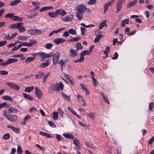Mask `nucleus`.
<instances>
[{
	"label": "nucleus",
	"mask_w": 154,
	"mask_h": 154,
	"mask_svg": "<svg viewBox=\"0 0 154 154\" xmlns=\"http://www.w3.org/2000/svg\"><path fill=\"white\" fill-rule=\"evenodd\" d=\"M86 9V7L83 5H79L77 6L76 8L77 12L76 16L79 20H81L83 18V12L85 11Z\"/></svg>",
	"instance_id": "nucleus-1"
},
{
	"label": "nucleus",
	"mask_w": 154,
	"mask_h": 154,
	"mask_svg": "<svg viewBox=\"0 0 154 154\" xmlns=\"http://www.w3.org/2000/svg\"><path fill=\"white\" fill-rule=\"evenodd\" d=\"M3 115L5 117L6 119L9 121L11 122H14L16 121L18 119V116L16 115H12L9 114L6 110L3 111Z\"/></svg>",
	"instance_id": "nucleus-2"
},
{
	"label": "nucleus",
	"mask_w": 154,
	"mask_h": 154,
	"mask_svg": "<svg viewBox=\"0 0 154 154\" xmlns=\"http://www.w3.org/2000/svg\"><path fill=\"white\" fill-rule=\"evenodd\" d=\"M27 32L28 34L31 35H36L40 34L42 33V32L37 29H35L28 30L27 31Z\"/></svg>",
	"instance_id": "nucleus-3"
},
{
	"label": "nucleus",
	"mask_w": 154,
	"mask_h": 154,
	"mask_svg": "<svg viewBox=\"0 0 154 154\" xmlns=\"http://www.w3.org/2000/svg\"><path fill=\"white\" fill-rule=\"evenodd\" d=\"M38 54L41 57V60L44 61L46 58H50L53 55V53L51 52L50 53L46 54L43 52L38 53Z\"/></svg>",
	"instance_id": "nucleus-4"
},
{
	"label": "nucleus",
	"mask_w": 154,
	"mask_h": 154,
	"mask_svg": "<svg viewBox=\"0 0 154 154\" xmlns=\"http://www.w3.org/2000/svg\"><path fill=\"white\" fill-rule=\"evenodd\" d=\"M18 60L17 59L10 58L5 62L0 63V65L3 66H6L11 63L16 62Z\"/></svg>",
	"instance_id": "nucleus-5"
},
{
	"label": "nucleus",
	"mask_w": 154,
	"mask_h": 154,
	"mask_svg": "<svg viewBox=\"0 0 154 154\" xmlns=\"http://www.w3.org/2000/svg\"><path fill=\"white\" fill-rule=\"evenodd\" d=\"M54 88L55 91H59L60 90H62L63 89L64 85L63 84L60 82L54 85Z\"/></svg>",
	"instance_id": "nucleus-6"
},
{
	"label": "nucleus",
	"mask_w": 154,
	"mask_h": 154,
	"mask_svg": "<svg viewBox=\"0 0 154 154\" xmlns=\"http://www.w3.org/2000/svg\"><path fill=\"white\" fill-rule=\"evenodd\" d=\"M52 60L53 64L54 65L57 64L60 57V54L58 52H56L52 56Z\"/></svg>",
	"instance_id": "nucleus-7"
},
{
	"label": "nucleus",
	"mask_w": 154,
	"mask_h": 154,
	"mask_svg": "<svg viewBox=\"0 0 154 154\" xmlns=\"http://www.w3.org/2000/svg\"><path fill=\"white\" fill-rule=\"evenodd\" d=\"M5 84L12 89L16 90H18L20 89V87L18 85L13 83L10 82H7Z\"/></svg>",
	"instance_id": "nucleus-8"
},
{
	"label": "nucleus",
	"mask_w": 154,
	"mask_h": 154,
	"mask_svg": "<svg viewBox=\"0 0 154 154\" xmlns=\"http://www.w3.org/2000/svg\"><path fill=\"white\" fill-rule=\"evenodd\" d=\"M114 2V0H112L105 4L103 7L104 13V14L107 12L108 9V7L111 6Z\"/></svg>",
	"instance_id": "nucleus-9"
},
{
	"label": "nucleus",
	"mask_w": 154,
	"mask_h": 154,
	"mask_svg": "<svg viewBox=\"0 0 154 154\" xmlns=\"http://www.w3.org/2000/svg\"><path fill=\"white\" fill-rule=\"evenodd\" d=\"M6 108L9 113H16L18 111L17 109L16 108L11 106H9L8 105Z\"/></svg>",
	"instance_id": "nucleus-10"
},
{
	"label": "nucleus",
	"mask_w": 154,
	"mask_h": 154,
	"mask_svg": "<svg viewBox=\"0 0 154 154\" xmlns=\"http://www.w3.org/2000/svg\"><path fill=\"white\" fill-rule=\"evenodd\" d=\"M60 10L58 9L55 12H51L48 13V15L51 17H56L59 13Z\"/></svg>",
	"instance_id": "nucleus-11"
},
{
	"label": "nucleus",
	"mask_w": 154,
	"mask_h": 154,
	"mask_svg": "<svg viewBox=\"0 0 154 154\" xmlns=\"http://www.w3.org/2000/svg\"><path fill=\"white\" fill-rule=\"evenodd\" d=\"M65 41V39L61 38H57L54 39V42L57 45L59 44L62 43Z\"/></svg>",
	"instance_id": "nucleus-12"
},
{
	"label": "nucleus",
	"mask_w": 154,
	"mask_h": 154,
	"mask_svg": "<svg viewBox=\"0 0 154 154\" xmlns=\"http://www.w3.org/2000/svg\"><path fill=\"white\" fill-rule=\"evenodd\" d=\"M50 59H48L45 62H43L40 64V66L42 68H45L46 66H48L50 62Z\"/></svg>",
	"instance_id": "nucleus-13"
},
{
	"label": "nucleus",
	"mask_w": 154,
	"mask_h": 154,
	"mask_svg": "<svg viewBox=\"0 0 154 154\" xmlns=\"http://www.w3.org/2000/svg\"><path fill=\"white\" fill-rule=\"evenodd\" d=\"M7 127L11 129L13 131L17 134H19L20 132V129L17 128H16L14 127L11 125H8Z\"/></svg>",
	"instance_id": "nucleus-14"
},
{
	"label": "nucleus",
	"mask_w": 154,
	"mask_h": 154,
	"mask_svg": "<svg viewBox=\"0 0 154 154\" xmlns=\"http://www.w3.org/2000/svg\"><path fill=\"white\" fill-rule=\"evenodd\" d=\"M22 22H20L15 24H13L9 27V28L10 29H18L19 27L20 26L21 24H23Z\"/></svg>",
	"instance_id": "nucleus-15"
},
{
	"label": "nucleus",
	"mask_w": 154,
	"mask_h": 154,
	"mask_svg": "<svg viewBox=\"0 0 154 154\" xmlns=\"http://www.w3.org/2000/svg\"><path fill=\"white\" fill-rule=\"evenodd\" d=\"M35 94L36 96H41L42 95V92L36 86L35 88Z\"/></svg>",
	"instance_id": "nucleus-16"
},
{
	"label": "nucleus",
	"mask_w": 154,
	"mask_h": 154,
	"mask_svg": "<svg viewBox=\"0 0 154 154\" xmlns=\"http://www.w3.org/2000/svg\"><path fill=\"white\" fill-rule=\"evenodd\" d=\"M68 109L70 111L73 115H75L79 119H81V117L79 115H78L76 112L73 109L70 107H67Z\"/></svg>",
	"instance_id": "nucleus-17"
},
{
	"label": "nucleus",
	"mask_w": 154,
	"mask_h": 154,
	"mask_svg": "<svg viewBox=\"0 0 154 154\" xmlns=\"http://www.w3.org/2000/svg\"><path fill=\"white\" fill-rule=\"evenodd\" d=\"M77 50H75L72 49H70V56L72 57H74L78 55L77 53Z\"/></svg>",
	"instance_id": "nucleus-18"
},
{
	"label": "nucleus",
	"mask_w": 154,
	"mask_h": 154,
	"mask_svg": "<svg viewBox=\"0 0 154 154\" xmlns=\"http://www.w3.org/2000/svg\"><path fill=\"white\" fill-rule=\"evenodd\" d=\"M39 134L41 135L42 136H44L48 138H51L52 137V136L51 135L46 132H45L43 131H40L39 132Z\"/></svg>",
	"instance_id": "nucleus-19"
},
{
	"label": "nucleus",
	"mask_w": 154,
	"mask_h": 154,
	"mask_svg": "<svg viewBox=\"0 0 154 154\" xmlns=\"http://www.w3.org/2000/svg\"><path fill=\"white\" fill-rule=\"evenodd\" d=\"M72 15H70L69 16H68L65 18H62V20L64 21L68 22L71 20L72 19Z\"/></svg>",
	"instance_id": "nucleus-20"
},
{
	"label": "nucleus",
	"mask_w": 154,
	"mask_h": 154,
	"mask_svg": "<svg viewBox=\"0 0 154 154\" xmlns=\"http://www.w3.org/2000/svg\"><path fill=\"white\" fill-rule=\"evenodd\" d=\"M90 52L87 50H85L82 51L80 53V56L82 57H84V56L86 55H89L90 54Z\"/></svg>",
	"instance_id": "nucleus-21"
},
{
	"label": "nucleus",
	"mask_w": 154,
	"mask_h": 154,
	"mask_svg": "<svg viewBox=\"0 0 154 154\" xmlns=\"http://www.w3.org/2000/svg\"><path fill=\"white\" fill-rule=\"evenodd\" d=\"M77 100L79 101L82 102V104H83L84 106H87L86 102L82 97H77Z\"/></svg>",
	"instance_id": "nucleus-22"
},
{
	"label": "nucleus",
	"mask_w": 154,
	"mask_h": 154,
	"mask_svg": "<svg viewBox=\"0 0 154 154\" xmlns=\"http://www.w3.org/2000/svg\"><path fill=\"white\" fill-rule=\"evenodd\" d=\"M44 75V72H40L35 75V78L36 79L42 78Z\"/></svg>",
	"instance_id": "nucleus-23"
},
{
	"label": "nucleus",
	"mask_w": 154,
	"mask_h": 154,
	"mask_svg": "<svg viewBox=\"0 0 154 154\" xmlns=\"http://www.w3.org/2000/svg\"><path fill=\"white\" fill-rule=\"evenodd\" d=\"M20 0H15L11 2L10 4L11 6H14L17 5L18 3L21 2Z\"/></svg>",
	"instance_id": "nucleus-24"
},
{
	"label": "nucleus",
	"mask_w": 154,
	"mask_h": 154,
	"mask_svg": "<svg viewBox=\"0 0 154 154\" xmlns=\"http://www.w3.org/2000/svg\"><path fill=\"white\" fill-rule=\"evenodd\" d=\"M35 59V57H28L26 59L25 62L27 63H28L33 61Z\"/></svg>",
	"instance_id": "nucleus-25"
},
{
	"label": "nucleus",
	"mask_w": 154,
	"mask_h": 154,
	"mask_svg": "<svg viewBox=\"0 0 154 154\" xmlns=\"http://www.w3.org/2000/svg\"><path fill=\"white\" fill-rule=\"evenodd\" d=\"M34 88L33 86L27 87L25 89L24 91L26 92H30L34 89Z\"/></svg>",
	"instance_id": "nucleus-26"
},
{
	"label": "nucleus",
	"mask_w": 154,
	"mask_h": 154,
	"mask_svg": "<svg viewBox=\"0 0 154 154\" xmlns=\"http://www.w3.org/2000/svg\"><path fill=\"white\" fill-rule=\"evenodd\" d=\"M53 8V7L51 6H46L42 7L39 10L40 12H43L45 10H47Z\"/></svg>",
	"instance_id": "nucleus-27"
},
{
	"label": "nucleus",
	"mask_w": 154,
	"mask_h": 154,
	"mask_svg": "<svg viewBox=\"0 0 154 154\" xmlns=\"http://www.w3.org/2000/svg\"><path fill=\"white\" fill-rule=\"evenodd\" d=\"M103 36V35L100 34H99L97 35L96 38L94 40V42L95 43H97L98 42Z\"/></svg>",
	"instance_id": "nucleus-28"
},
{
	"label": "nucleus",
	"mask_w": 154,
	"mask_h": 154,
	"mask_svg": "<svg viewBox=\"0 0 154 154\" xmlns=\"http://www.w3.org/2000/svg\"><path fill=\"white\" fill-rule=\"evenodd\" d=\"M77 51H78L79 50H81L83 48V46L81 43L79 42L77 43L76 45Z\"/></svg>",
	"instance_id": "nucleus-29"
},
{
	"label": "nucleus",
	"mask_w": 154,
	"mask_h": 154,
	"mask_svg": "<svg viewBox=\"0 0 154 154\" xmlns=\"http://www.w3.org/2000/svg\"><path fill=\"white\" fill-rule=\"evenodd\" d=\"M63 135L64 137L66 138H70V139H73L74 138L73 136L72 135L69 134H64Z\"/></svg>",
	"instance_id": "nucleus-30"
},
{
	"label": "nucleus",
	"mask_w": 154,
	"mask_h": 154,
	"mask_svg": "<svg viewBox=\"0 0 154 154\" xmlns=\"http://www.w3.org/2000/svg\"><path fill=\"white\" fill-rule=\"evenodd\" d=\"M28 38V37L24 35H20L17 38L22 41H26Z\"/></svg>",
	"instance_id": "nucleus-31"
},
{
	"label": "nucleus",
	"mask_w": 154,
	"mask_h": 154,
	"mask_svg": "<svg viewBox=\"0 0 154 154\" xmlns=\"http://www.w3.org/2000/svg\"><path fill=\"white\" fill-rule=\"evenodd\" d=\"M54 89V85H51V86L49 87L48 88V91L50 93H53L54 91H55V90Z\"/></svg>",
	"instance_id": "nucleus-32"
},
{
	"label": "nucleus",
	"mask_w": 154,
	"mask_h": 154,
	"mask_svg": "<svg viewBox=\"0 0 154 154\" xmlns=\"http://www.w3.org/2000/svg\"><path fill=\"white\" fill-rule=\"evenodd\" d=\"M10 138V135L8 133H7L4 134L2 137L3 139L5 140H8Z\"/></svg>",
	"instance_id": "nucleus-33"
},
{
	"label": "nucleus",
	"mask_w": 154,
	"mask_h": 154,
	"mask_svg": "<svg viewBox=\"0 0 154 154\" xmlns=\"http://www.w3.org/2000/svg\"><path fill=\"white\" fill-rule=\"evenodd\" d=\"M86 114L88 115L91 119H94V116L95 113L94 112H91L90 113H87Z\"/></svg>",
	"instance_id": "nucleus-34"
},
{
	"label": "nucleus",
	"mask_w": 154,
	"mask_h": 154,
	"mask_svg": "<svg viewBox=\"0 0 154 154\" xmlns=\"http://www.w3.org/2000/svg\"><path fill=\"white\" fill-rule=\"evenodd\" d=\"M106 21L105 20H103L102 22L100 23L99 26L100 29H102L104 26H106Z\"/></svg>",
	"instance_id": "nucleus-35"
},
{
	"label": "nucleus",
	"mask_w": 154,
	"mask_h": 154,
	"mask_svg": "<svg viewBox=\"0 0 154 154\" xmlns=\"http://www.w3.org/2000/svg\"><path fill=\"white\" fill-rule=\"evenodd\" d=\"M22 24H21L20 26L17 29L20 32H24L26 30L24 26H22Z\"/></svg>",
	"instance_id": "nucleus-36"
},
{
	"label": "nucleus",
	"mask_w": 154,
	"mask_h": 154,
	"mask_svg": "<svg viewBox=\"0 0 154 154\" xmlns=\"http://www.w3.org/2000/svg\"><path fill=\"white\" fill-rule=\"evenodd\" d=\"M13 20L14 21H21L22 20V18L21 17H20L17 16H13Z\"/></svg>",
	"instance_id": "nucleus-37"
},
{
	"label": "nucleus",
	"mask_w": 154,
	"mask_h": 154,
	"mask_svg": "<svg viewBox=\"0 0 154 154\" xmlns=\"http://www.w3.org/2000/svg\"><path fill=\"white\" fill-rule=\"evenodd\" d=\"M81 25L83 26L86 28H88L91 27H93L95 26V25L93 24H89L88 25H86L84 23H82Z\"/></svg>",
	"instance_id": "nucleus-38"
},
{
	"label": "nucleus",
	"mask_w": 154,
	"mask_h": 154,
	"mask_svg": "<svg viewBox=\"0 0 154 154\" xmlns=\"http://www.w3.org/2000/svg\"><path fill=\"white\" fill-rule=\"evenodd\" d=\"M50 75V72H49L47 73L45 75L43 79V83H44L46 81L47 78Z\"/></svg>",
	"instance_id": "nucleus-39"
},
{
	"label": "nucleus",
	"mask_w": 154,
	"mask_h": 154,
	"mask_svg": "<svg viewBox=\"0 0 154 154\" xmlns=\"http://www.w3.org/2000/svg\"><path fill=\"white\" fill-rule=\"evenodd\" d=\"M84 57H82L81 56H80V58L77 60H75L73 61V62L74 63L81 62L83 61L84 60Z\"/></svg>",
	"instance_id": "nucleus-40"
},
{
	"label": "nucleus",
	"mask_w": 154,
	"mask_h": 154,
	"mask_svg": "<svg viewBox=\"0 0 154 154\" xmlns=\"http://www.w3.org/2000/svg\"><path fill=\"white\" fill-rule=\"evenodd\" d=\"M80 39V38L79 37H74L72 39L69 40L68 41L71 42H76L78 41Z\"/></svg>",
	"instance_id": "nucleus-41"
},
{
	"label": "nucleus",
	"mask_w": 154,
	"mask_h": 154,
	"mask_svg": "<svg viewBox=\"0 0 154 154\" xmlns=\"http://www.w3.org/2000/svg\"><path fill=\"white\" fill-rule=\"evenodd\" d=\"M68 32L71 34L75 35L76 34V32L75 30L71 29L68 30Z\"/></svg>",
	"instance_id": "nucleus-42"
},
{
	"label": "nucleus",
	"mask_w": 154,
	"mask_h": 154,
	"mask_svg": "<svg viewBox=\"0 0 154 154\" xmlns=\"http://www.w3.org/2000/svg\"><path fill=\"white\" fill-rule=\"evenodd\" d=\"M58 113L57 112H53V118L54 120H56L58 119Z\"/></svg>",
	"instance_id": "nucleus-43"
},
{
	"label": "nucleus",
	"mask_w": 154,
	"mask_h": 154,
	"mask_svg": "<svg viewBox=\"0 0 154 154\" xmlns=\"http://www.w3.org/2000/svg\"><path fill=\"white\" fill-rule=\"evenodd\" d=\"M135 5V1L134 0L132 2H130L127 5V8H130Z\"/></svg>",
	"instance_id": "nucleus-44"
},
{
	"label": "nucleus",
	"mask_w": 154,
	"mask_h": 154,
	"mask_svg": "<svg viewBox=\"0 0 154 154\" xmlns=\"http://www.w3.org/2000/svg\"><path fill=\"white\" fill-rule=\"evenodd\" d=\"M97 0H89L88 2V4L89 5H91L94 4L96 3Z\"/></svg>",
	"instance_id": "nucleus-45"
},
{
	"label": "nucleus",
	"mask_w": 154,
	"mask_h": 154,
	"mask_svg": "<svg viewBox=\"0 0 154 154\" xmlns=\"http://www.w3.org/2000/svg\"><path fill=\"white\" fill-rule=\"evenodd\" d=\"M17 152L18 154H21L23 152L22 149L20 146H18L17 149Z\"/></svg>",
	"instance_id": "nucleus-46"
},
{
	"label": "nucleus",
	"mask_w": 154,
	"mask_h": 154,
	"mask_svg": "<svg viewBox=\"0 0 154 154\" xmlns=\"http://www.w3.org/2000/svg\"><path fill=\"white\" fill-rule=\"evenodd\" d=\"M122 8V5H121L118 4H117L116 9L117 10L116 11V13L118 12L119 11H120Z\"/></svg>",
	"instance_id": "nucleus-47"
},
{
	"label": "nucleus",
	"mask_w": 154,
	"mask_h": 154,
	"mask_svg": "<svg viewBox=\"0 0 154 154\" xmlns=\"http://www.w3.org/2000/svg\"><path fill=\"white\" fill-rule=\"evenodd\" d=\"M29 47H31L34 44H35L37 42V41L35 40H30L29 41Z\"/></svg>",
	"instance_id": "nucleus-48"
},
{
	"label": "nucleus",
	"mask_w": 154,
	"mask_h": 154,
	"mask_svg": "<svg viewBox=\"0 0 154 154\" xmlns=\"http://www.w3.org/2000/svg\"><path fill=\"white\" fill-rule=\"evenodd\" d=\"M56 137L57 140L58 141H60L62 140L63 138L59 134H57Z\"/></svg>",
	"instance_id": "nucleus-49"
},
{
	"label": "nucleus",
	"mask_w": 154,
	"mask_h": 154,
	"mask_svg": "<svg viewBox=\"0 0 154 154\" xmlns=\"http://www.w3.org/2000/svg\"><path fill=\"white\" fill-rule=\"evenodd\" d=\"M110 47H106L105 48V50H103V51L105 54H108L110 50Z\"/></svg>",
	"instance_id": "nucleus-50"
},
{
	"label": "nucleus",
	"mask_w": 154,
	"mask_h": 154,
	"mask_svg": "<svg viewBox=\"0 0 154 154\" xmlns=\"http://www.w3.org/2000/svg\"><path fill=\"white\" fill-rule=\"evenodd\" d=\"M80 29L81 30V34L84 35L85 34V30H86L85 28L81 27H80Z\"/></svg>",
	"instance_id": "nucleus-51"
},
{
	"label": "nucleus",
	"mask_w": 154,
	"mask_h": 154,
	"mask_svg": "<svg viewBox=\"0 0 154 154\" xmlns=\"http://www.w3.org/2000/svg\"><path fill=\"white\" fill-rule=\"evenodd\" d=\"M3 99L5 100H8L12 102L13 99L11 97H2Z\"/></svg>",
	"instance_id": "nucleus-52"
},
{
	"label": "nucleus",
	"mask_w": 154,
	"mask_h": 154,
	"mask_svg": "<svg viewBox=\"0 0 154 154\" xmlns=\"http://www.w3.org/2000/svg\"><path fill=\"white\" fill-rule=\"evenodd\" d=\"M52 46V44L50 43H47L45 45V47L47 49H50Z\"/></svg>",
	"instance_id": "nucleus-53"
},
{
	"label": "nucleus",
	"mask_w": 154,
	"mask_h": 154,
	"mask_svg": "<svg viewBox=\"0 0 154 154\" xmlns=\"http://www.w3.org/2000/svg\"><path fill=\"white\" fill-rule=\"evenodd\" d=\"M37 15V13H35L31 15H28L27 17L29 19H32L35 17Z\"/></svg>",
	"instance_id": "nucleus-54"
},
{
	"label": "nucleus",
	"mask_w": 154,
	"mask_h": 154,
	"mask_svg": "<svg viewBox=\"0 0 154 154\" xmlns=\"http://www.w3.org/2000/svg\"><path fill=\"white\" fill-rule=\"evenodd\" d=\"M8 72L5 70H0V74L3 75H5L8 74Z\"/></svg>",
	"instance_id": "nucleus-55"
},
{
	"label": "nucleus",
	"mask_w": 154,
	"mask_h": 154,
	"mask_svg": "<svg viewBox=\"0 0 154 154\" xmlns=\"http://www.w3.org/2000/svg\"><path fill=\"white\" fill-rule=\"evenodd\" d=\"M14 14L12 13H8L6 14L5 17L6 18H11L12 17H13Z\"/></svg>",
	"instance_id": "nucleus-56"
},
{
	"label": "nucleus",
	"mask_w": 154,
	"mask_h": 154,
	"mask_svg": "<svg viewBox=\"0 0 154 154\" xmlns=\"http://www.w3.org/2000/svg\"><path fill=\"white\" fill-rule=\"evenodd\" d=\"M8 105L7 103L6 102H4L0 104V109L2 108H3L5 107L6 106Z\"/></svg>",
	"instance_id": "nucleus-57"
},
{
	"label": "nucleus",
	"mask_w": 154,
	"mask_h": 154,
	"mask_svg": "<svg viewBox=\"0 0 154 154\" xmlns=\"http://www.w3.org/2000/svg\"><path fill=\"white\" fill-rule=\"evenodd\" d=\"M64 29V28H61L58 29L54 30L53 31V33H57L59 32Z\"/></svg>",
	"instance_id": "nucleus-58"
},
{
	"label": "nucleus",
	"mask_w": 154,
	"mask_h": 154,
	"mask_svg": "<svg viewBox=\"0 0 154 154\" xmlns=\"http://www.w3.org/2000/svg\"><path fill=\"white\" fill-rule=\"evenodd\" d=\"M92 79L93 80V82L94 85L95 86H97L98 84V83L97 82V80L94 78V76L92 77Z\"/></svg>",
	"instance_id": "nucleus-59"
},
{
	"label": "nucleus",
	"mask_w": 154,
	"mask_h": 154,
	"mask_svg": "<svg viewBox=\"0 0 154 154\" xmlns=\"http://www.w3.org/2000/svg\"><path fill=\"white\" fill-rule=\"evenodd\" d=\"M35 146L37 147L38 149L43 151H44L45 150V149L43 147L40 146L38 144H35Z\"/></svg>",
	"instance_id": "nucleus-60"
},
{
	"label": "nucleus",
	"mask_w": 154,
	"mask_h": 154,
	"mask_svg": "<svg viewBox=\"0 0 154 154\" xmlns=\"http://www.w3.org/2000/svg\"><path fill=\"white\" fill-rule=\"evenodd\" d=\"M57 110L59 113L60 114V116H62L63 114V112L61 109L60 108H58Z\"/></svg>",
	"instance_id": "nucleus-61"
},
{
	"label": "nucleus",
	"mask_w": 154,
	"mask_h": 154,
	"mask_svg": "<svg viewBox=\"0 0 154 154\" xmlns=\"http://www.w3.org/2000/svg\"><path fill=\"white\" fill-rule=\"evenodd\" d=\"M48 123L49 125L52 127L55 128L56 125L52 122L49 121L48 122Z\"/></svg>",
	"instance_id": "nucleus-62"
},
{
	"label": "nucleus",
	"mask_w": 154,
	"mask_h": 154,
	"mask_svg": "<svg viewBox=\"0 0 154 154\" xmlns=\"http://www.w3.org/2000/svg\"><path fill=\"white\" fill-rule=\"evenodd\" d=\"M154 106V103L153 102H151L149 104V109L150 110H151L152 109L153 106Z\"/></svg>",
	"instance_id": "nucleus-63"
},
{
	"label": "nucleus",
	"mask_w": 154,
	"mask_h": 154,
	"mask_svg": "<svg viewBox=\"0 0 154 154\" xmlns=\"http://www.w3.org/2000/svg\"><path fill=\"white\" fill-rule=\"evenodd\" d=\"M119 55L118 53L116 52L115 53L113 57L112 58L113 60H116L118 57Z\"/></svg>",
	"instance_id": "nucleus-64"
}]
</instances>
